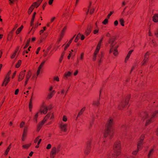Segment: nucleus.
I'll return each mask as SVG.
<instances>
[{
  "mask_svg": "<svg viewBox=\"0 0 158 158\" xmlns=\"http://www.w3.org/2000/svg\"><path fill=\"white\" fill-rule=\"evenodd\" d=\"M34 7L33 6H31L29 8L28 10V13L29 14H30L32 10L34 9Z\"/></svg>",
  "mask_w": 158,
  "mask_h": 158,
  "instance_id": "obj_31",
  "label": "nucleus"
},
{
  "mask_svg": "<svg viewBox=\"0 0 158 158\" xmlns=\"http://www.w3.org/2000/svg\"><path fill=\"white\" fill-rule=\"evenodd\" d=\"M119 22L120 23V24L122 26H124V21L123 19H120Z\"/></svg>",
  "mask_w": 158,
  "mask_h": 158,
  "instance_id": "obj_41",
  "label": "nucleus"
},
{
  "mask_svg": "<svg viewBox=\"0 0 158 158\" xmlns=\"http://www.w3.org/2000/svg\"><path fill=\"white\" fill-rule=\"evenodd\" d=\"M74 35L68 42V43L65 46L64 50H65L67 48L69 47V46L70 44L71 43V42H72L73 40L74 39Z\"/></svg>",
  "mask_w": 158,
  "mask_h": 158,
  "instance_id": "obj_20",
  "label": "nucleus"
},
{
  "mask_svg": "<svg viewBox=\"0 0 158 158\" xmlns=\"http://www.w3.org/2000/svg\"><path fill=\"white\" fill-rule=\"evenodd\" d=\"M84 53L83 52H81L80 54L78 57V60H82L84 58Z\"/></svg>",
  "mask_w": 158,
  "mask_h": 158,
  "instance_id": "obj_24",
  "label": "nucleus"
},
{
  "mask_svg": "<svg viewBox=\"0 0 158 158\" xmlns=\"http://www.w3.org/2000/svg\"><path fill=\"white\" fill-rule=\"evenodd\" d=\"M54 80L55 81H59V79L58 77H55L54 78Z\"/></svg>",
  "mask_w": 158,
  "mask_h": 158,
  "instance_id": "obj_50",
  "label": "nucleus"
},
{
  "mask_svg": "<svg viewBox=\"0 0 158 158\" xmlns=\"http://www.w3.org/2000/svg\"><path fill=\"white\" fill-rule=\"evenodd\" d=\"M10 146H9L6 149L5 152L4 153V155L6 156L7 155L9 152L10 150Z\"/></svg>",
  "mask_w": 158,
  "mask_h": 158,
  "instance_id": "obj_29",
  "label": "nucleus"
},
{
  "mask_svg": "<svg viewBox=\"0 0 158 158\" xmlns=\"http://www.w3.org/2000/svg\"><path fill=\"white\" fill-rule=\"evenodd\" d=\"M78 70H76L75 72H74L73 75L74 76H76L78 73Z\"/></svg>",
  "mask_w": 158,
  "mask_h": 158,
  "instance_id": "obj_56",
  "label": "nucleus"
},
{
  "mask_svg": "<svg viewBox=\"0 0 158 158\" xmlns=\"http://www.w3.org/2000/svg\"><path fill=\"white\" fill-rule=\"evenodd\" d=\"M63 58V57L60 56V57L59 59V61L60 63H61V62Z\"/></svg>",
  "mask_w": 158,
  "mask_h": 158,
  "instance_id": "obj_63",
  "label": "nucleus"
},
{
  "mask_svg": "<svg viewBox=\"0 0 158 158\" xmlns=\"http://www.w3.org/2000/svg\"><path fill=\"white\" fill-rule=\"evenodd\" d=\"M18 51V49H17L15 50V52L13 54V55L11 56V58L12 59H13V58H14L15 57V56H16V54Z\"/></svg>",
  "mask_w": 158,
  "mask_h": 158,
  "instance_id": "obj_39",
  "label": "nucleus"
},
{
  "mask_svg": "<svg viewBox=\"0 0 158 158\" xmlns=\"http://www.w3.org/2000/svg\"><path fill=\"white\" fill-rule=\"evenodd\" d=\"M99 31V28H95V29L93 31V33L94 34H97Z\"/></svg>",
  "mask_w": 158,
  "mask_h": 158,
  "instance_id": "obj_40",
  "label": "nucleus"
},
{
  "mask_svg": "<svg viewBox=\"0 0 158 158\" xmlns=\"http://www.w3.org/2000/svg\"><path fill=\"white\" fill-rule=\"evenodd\" d=\"M23 26H22L20 28H19L16 31V34H19V32L21 31L22 30L23 28Z\"/></svg>",
  "mask_w": 158,
  "mask_h": 158,
  "instance_id": "obj_32",
  "label": "nucleus"
},
{
  "mask_svg": "<svg viewBox=\"0 0 158 158\" xmlns=\"http://www.w3.org/2000/svg\"><path fill=\"white\" fill-rule=\"evenodd\" d=\"M81 36V34L79 33L78 34L77 36L75 38V42H77L78 40V39L80 38V37Z\"/></svg>",
  "mask_w": 158,
  "mask_h": 158,
  "instance_id": "obj_36",
  "label": "nucleus"
},
{
  "mask_svg": "<svg viewBox=\"0 0 158 158\" xmlns=\"http://www.w3.org/2000/svg\"><path fill=\"white\" fill-rule=\"evenodd\" d=\"M27 134L23 133L22 135V140L23 141H24L25 140V139L27 137Z\"/></svg>",
  "mask_w": 158,
  "mask_h": 158,
  "instance_id": "obj_34",
  "label": "nucleus"
},
{
  "mask_svg": "<svg viewBox=\"0 0 158 158\" xmlns=\"http://www.w3.org/2000/svg\"><path fill=\"white\" fill-rule=\"evenodd\" d=\"M85 110V107H84L83 108H82L81 109V111L78 113L77 117L78 116L81 115L82 114L83 112V111H84Z\"/></svg>",
  "mask_w": 158,
  "mask_h": 158,
  "instance_id": "obj_33",
  "label": "nucleus"
},
{
  "mask_svg": "<svg viewBox=\"0 0 158 158\" xmlns=\"http://www.w3.org/2000/svg\"><path fill=\"white\" fill-rule=\"evenodd\" d=\"M67 118L66 116L64 115L63 117L62 120L64 122H66L67 121Z\"/></svg>",
  "mask_w": 158,
  "mask_h": 158,
  "instance_id": "obj_47",
  "label": "nucleus"
},
{
  "mask_svg": "<svg viewBox=\"0 0 158 158\" xmlns=\"http://www.w3.org/2000/svg\"><path fill=\"white\" fill-rule=\"evenodd\" d=\"M153 21L155 22H158V14L154 15L152 17Z\"/></svg>",
  "mask_w": 158,
  "mask_h": 158,
  "instance_id": "obj_22",
  "label": "nucleus"
},
{
  "mask_svg": "<svg viewBox=\"0 0 158 158\" xmlns=\"http://www.w3.org/2000/svg\"><path fill=\"white\" fill-rule=\"evenodd\" d=\"M118 24V22L117 20H116L114 21V24L115 26H117Z\"/></svg>",
  "mask_w": 158,
  "mask_h": 158,
  "instance_id": "obj_57",
  "label": "nucleus"
},
{
  "mask_svg": "<svg viewBox=\"0 0 158 158\" xmlns=\"http://www.w3.org/2000/svg\"><path fill=\"white\" fill-rule=\"evenodd\" d=\"M40 137V136H38L37 137H36L34 141V143H36L38 141V139H39V138Z\"/></svg>",
  "mask_w": 158,
  "mask_h": 158,
  "instance_id": "obj_46",
  "label": "nucleus"
},
{
  "mask_svg": "<svg viewBox=\"0 0 158 158\" xmlns=\"http://www.w3.org/2000/svg\"><path fill=\"white\" fill-rule=\"evenodd\" d=\"M72 73L70 72H68L67 73H65L64 75V77L66 79H67L68 77L71 76L72 75Z\"/></svg>",
  "mask_w": 158,
  "mask_h": 158,
  "instance_id": "obj_25",
  "label": "nucleus"
},
{
  "mask_svg": "<svg viewBox=\"0 0 158 158\" xmlns=\"http://www.w3.org/2000/svg\"><path fill=\"white\" fill-rule=\"evenodd\" d=\"M44 122L43 121L40 123L37 126V131H39L41 129L43 125V124L44 123Z\"/></svg>",
  "mask_w": 158,
  "mask_h": 158,
  "instance_id": "obj_18",
  "label": "nucleus"
},
{
  "mask_svg": "<svg viewBox=\"0 0 158 158\" xmlns=\"http://www.w3.org/2000/svg\"><path fill=\"white\" fill-rule=\"evenodd\" d=\"M24 124H25V123L24 122H22L20 125V127L21 128L23 127Z\"/></svg>",
  "mask_w": 158,
  "mask_h": 158,
  "instance_id": "obj_52",
  "label": "nucleus"
},
{
  "mask_svg": "<svg viewBox=\"0 0 158 158\" xmlns=\"http://www.w3.org/2000/svg\"><path fill=\"white\" fill-rule=\"evenodd\" d=\"M19 92V89H16L15 91V95L18 94Z\"/></svg>",
  "mask_w": 158,
  "mask_h": 158,
  "instance_id": "obj_58",
  "label": "nucleus"
},
{
  "mask_svg": "<svg viewBox=\"0 0 158 158\" xmlns=\"http://www.w3.org/2000/svg\"><path fill=\"white\" fill-rule=\"evenodd\" d=\"M139 150L137 149L133 151L132 152V154L134 155H135L137 153Z\"/></svg>",
  "mask_w": 158,
  "mask_h": 158,
  "instance_id": "obj_45",
  "label": "nucleus"
},
{
  "mask_svg": "<svg viewBox=\"0 0 158 158\" xmlns=\"http://www.w3.org/2000/svg\"><path fill=\"white\" fill-rule=\"evenodd\" d=\"M103 38H102L99 41L98 44L96 49L94 53V55L93 58V60L94 61L96 60V59L97 55L98 54L99 50L100 48V47L101 45V43L102 41Z\"/></svg>",
  "mask_w": 158,
  "mask_h": 158,
  "instance_id": "obj_5",
  "label": "nucleus"
},
{
  "mask_svg": "<svg viewBox=\"0 0 158 158\" xmlns=\"http://www.w3.org/2000/svg\"><path fill=\"white\" fill-rule=\"evenodd\" d=\"M54 117L53 113H49L48 114L45 116V118H44L43 121L45 123L46 121L48 119L50 120H52L53 118Z\"/></svg>",
  "mask_w": 158,
  "mask_h": 158,
  "instance_id": "obj_8",
  "label": "nucleus"
},
{
  "mask_svg": "<svg viewBox=\"0 0 158 158\" xmlns=\"http://www.w3.org/2000/svg\"><path fill=\"white\" fill-rule=\"evenodd\" d=\"M68 124L61 122L60 124V127L61 130L64 132H66L67 130V127Z\"/></svg>",
  "mask_w": 158,
  "mask_h": 158,
  "instance_id": "obj_9",
  "label": "nucleus"
},
{
  "mask_svg": "<svg viewBox=\"0 0 158 158\" xmlns=\"http://www.w3.org/2000/svg\"><path fill=\"white\" fill-rule=\"evenodd\" d=\"M35 18H33V17H32V19L31 21V26H32L33 24V23L34 20Z\"/></svg>",
  "mask_w": 158,
  "mask_h": 158,
  "instance_id": "obj_48",
  "label": "nucleus"
},
{
  "mask_svg": "<svg viewBox=\"0 0 158 158\" xmlns=\"http://www.w3.org/2000/svg\"><path fill=\"white\" fill-rule=\"evenodd\" d=\"M10 78L5 77L2 84V86L5 85L6 86L10 81Z\"/></svg>",
  "mask_w": 158,
  "mask_h": 158,
  "instance_id": "obj_16",
  "label": "nucleus"
},
{
  "mask_svg": "<svg viewBox=\"0 0 158 158\" xmlns=\"http://www.w3.org/2000/svg\"><path fill=\"white\" fill-rule=\"evenodd\" d=\"M133 50H131L129 52L126 58H125V63L127 62V61L129 59V58L130 57V56L131 54L133 52Z\"/></svg>",
  "mask_w": 158,
  "mask_h": 158,
  "instance_id": "obj_15",
  "label": "nucleus"
},
{
  "mask_svg": "<svg viewBox=\"0 0 158 158\" xmlns=\"http://www.w3.org/2000/svg\"><path fill=\"white\" fill-rule=\"evenodd\" d=\"M108 22V20L107 19H105L104 21L102 22V23L104 24H106Z\"/></svg>",
  "mask_w": 158,
  "mask_h": 158,
  "instance_id": "obj_43",
  "label": "nucleus"
},
{
  "mask_svg": "<svg viewBox=\"0 0 158 158\" xmlns=\"http://www.w3.org/2000/svg\"><path fill=\"white\" fill-rule=\"evenodd\" d=\"M54 0H49L48 1V4L49 5H51L53 1Z\"/></svg>",
  "mask_w": 158,
  "mask_h": 158,
  "instance_id": "obj_55",
  "label": "nucleus"
},
{
  "mask_svg": "<svg viewBox=\"0 0 158 158\" xmlns=\"http://www.w3.org/2000/svg\"><path fill=\"white\" fill-rule=\"evenodd\" d=\"M155 33L156 36H158V29L155 32Z\"/></svg>",
  "mask_w": 158,
  "mask_h": 158,
  "instance_id": "obj_62",
  "label": "nucleus"
},
{
  "mask_svg": "<svg viewBox=\"0 0 158 158\" xmlns=\"http://www.w3.org/2000/svg\"><path fill=\"white\" fill-rule=\"evenodd\" d=\"M51 144H49L47 145V147H46V148L47 149H49L51 148Z\"/></svg>",
  "mask_w": 158,
  "mask_h": 158,
  "instance_id": "obj_51",
  "label": "nucleus"
},
{
  "mask_svg": "<svg viewBox=\"0 0 158 158\" xmlns=\"http://www.w3.org/2000/svg\"><path fill=\"white\" fill-rule=\"evenodd\" d=\"M154 152V149L153 148L151 149L148 153V158H151L152 157L153 153Z\"/></svg>",
  "mask_w": 158,
  "mask_h": 158,
  "instance_id": "obj_23",
  "label": "nucleus"
},
{
  "mask_svg": "<svg viewBox=\"0 0 158 158\" xmlns=\"http://www.w3.org/2000/svg\"><path fill=\"white\" fill-rule=\"evenodd\" d=\"M64 31H61V34H60V37H63V36H64Z\"/></svg>",
  "mask_w": 158,
  "mask_h": 158,
  "instance_id": "obj_61",
  "label": "nucleus"
},
{
  "mask_svg": "<svg viewBox=\"0 0 158 158\" xmlns=\"http://www.w3.org/2000/svg\"><path fill=\"white\" fill-rule=\"evenodd\" d=\"M48 111V108L47 107L43 105L41 107L40 110V112L44 114H46Z\"/></svg>",
  "mask_w": 158,
  "mask_h": 158,
  "instance_id": "obj_13",
  "label": "nucleus"
},
{
  "mask_svg": "<svg viewBox=\"0 0 158 158\" xmlns=\"http://www.w3.org/2000/svg\"><path fill=\"white\" fill-rule=\"evenodd\" d=\"M25 72L26 70H24L20 72L19 76L18 81H21L24 78Z\"/></svg>",
  "mask_w": 158,
  "mask_h": 158,
  "instance_id": "obj_12",
  "label": "nucleus"
},
{
  "mask_svg": "<svg viewBox=\"0 0 158 158\" xmlns=\"http://www.w3.org/2000/svg\"><path fill=\"white\" fill-rule=\"evenodd\" d=\"M28 130V127L27 126H25L24 128L23 131V133L27 134Z\"/></svg>",
  "mask_w": 158,
  "mask_h": 158,
  "instance_id": "obj_35",
  "label": "nucleus"
},
{
  "mask_svg": "<svg viewBox=\"0 0 158 158\" xmlns=\"http://www.w3.org/2000/svg\"><path fill=\"white\" fill-rule=\"evenodd\" d=\"M144 137L145 135L144 134H142L140 136L137 144V147L138 150H140L142 148L143 144V140Z\"/></svg>",
  "mask_w": 158,
  "mask_h": 158,
  "instance_id": "obj_7",
  "label": "nucleus"
},
{
  "mask_svg": "<svg viewBox=\"0 0 158 158\" xmlns=\"http://www.w3.org/2000/svg\"><path fill=\"white\" fill-rule=\"evenodd\" d=\"M91 143V142L90 141L87 144V149L85 151V152L86 154H88V152L89 150L90 147V144Z\"/></svg>",
  "mask_w": 158,
  "mask_h": 158,
  "instance_id": "obj_21",
  "label": "nucleus"
},
{
  "mask_svg": "<svg viewBox=\"0 0 158 158\" xmlns=\"http://www.w3.org/2000/svg\"><path fill=\"white\" fill-rule=\"evenodd\" d=\"M92 26L91 25L89 26L85 31V33L87 36L88 35L91 31Z\"/></svg>",
  "mask_w": 158,
  "mask_h": 158,
  "instance_id": "obj_17",
  "label": "nucleus"
},
{
  "mask_svg": "<svg viewBox=\"0 0 158 158\" xmlns=\"http://www.w3.org/2000/svg\"><path fill=\"white\" fill-rule=\"evenodd\" d=\"M103 56V53L102 52H101L100 54H99L98 55V60L99 64H100L102 61V58Z\"/></svg>",
  "mask_w": 158,
  "mask_h": 158,
  "instance_id": "obj_26",
  "label": "nucleus"
},
{
  "mask_svg": "<svg viewBox=\"0 0 158 158\" xmlns=\"http://www.w3.org/2000/svg\"><path fill=\"white\" fill-rule=\"evenodd\" d=\"M45 60H44L43 61V62L41 63L40 65V66L41 68H42L44 64L45 63Z\"/></svg>",
  "mask_w": 158,
  "mask_h": 158,
  "instance_id": "obj_49",
  "label": "nucleus"
},
{
  "mask_svg": "<svg viewBox=\"0 0 158 158\" xmlns=\"http://www.w3.org/2000/svg\"><path fill=\"white\" fill-rule=\"evenodd\" d=\"M31 145V143L30 144H27L26 145H23L22 147L23 148L27 149Z\"/></svg>",
  "mask_w": 158,
  "mask_h": 158,
  "instance_id": "obj_37",
  "label": "nucleus"
},
{
  "mask_svg": "<svg viewBox=\"0 0 158 158\" xmlns=\"http://www.w3.org/2000/svg\"><path fill=\"white\" fill-rule=\"evenodd\" d=\"M55 93L56 91L54 90H53V91L50 92L48 96V98L49 99L51 98L53 96Z\"/></svg>",
  "mask_w": 158,
  "mask_h": 158,
  "instance_id": "obj_19",
  "label": "nucleus"
},
{
  "mask_svg": "<svg viewBox=\"0 0 158 158\" xmlns=\"http://www.w3.org/2000/svg\"><path fill=\"white\" fill-rule=\"evenodd\" d=\"M53 89V87L52 86H51L49 88V91L50 92L52 91V90Z\"/></svg>",
  "mask_w": 158,
  "mask_h": 158,
  "instance_id": "obj_59",
  "label": "nucleus"
},
{
  "mask_svg": "<svg viewBox=\"0 0 158 158\" xmlns=\"http://www.w3.org/2000/svg\"><path fill=\"white\" fill-rule=\"evenodd\" d=\"M40 113V112H38L36 114H35L34 116V120H35L36 121H37V118L38 116V114Z\"/></svg>",
  "mask_w": 158,
  "mask_h": 158,
  "instance_id": "obj_42",
  "label": "nucleus"
},
{
  "mask_svg": "<svg viewBox=\"0 0 158 158\" xmlns=\"http://www.w3.org/2000/svg\"><path fill=\"white\" fill-rule=\"evenodd\" d=\"M29 107L30 111L31 112L32 111V105L31 102V98L30 99V101L29 103Z\"/></svg>",
  "mask_w": 158,
  "mask_h": 158,
  "instance_id": "obj_28",
  "label": "nucleus"
},
{
  "mask_svg": "<svg viewBox=\"0 0 158 158\" xmlns=\"http://www.w3.org/2000/svg\"><path fill=\"white\" fill-rule=\"evenodd\" d=\"M55 17H53L50 20V23H52L55 19Z\"/></svg>",
  "mask_w": 158,
  "mask_h": 158,
  "instance_id": "obj_64",
  "label": "nucleus"
},
{
  "mask_svg": "<svg viewBox=\"0 0 158 158\" xmlns=\"http://www.w3.org/2000/svg\"><path fill=\"white\" fill-rule=\"evenodd\" d=\"M128 103V102L127 101H126L125 102H122L120 105L119 106L118 108L119 109H122L123 108V107L127 105Z\"/></svg>",
  "mask_w": 158,
  "mask_h": 158,
  "instance_id": "obj_14",
  "label": "nucleus"
},
{
  "mask_svg": "<svg viewBox=\"0 0 158 158\" xmlns=\"http://www.w3.org/2000/svg\"><path fill=\"white\" fill-rule=\"evenodd\" d=\"M113 124V119L112 118H110L106 124L107 129L104 134L105 137H108L110 139H111L113 137L114 132L113 130L111 128Z\"/></svg>",
  "mask_w": 158,
  "mask_h": 158,
  "instance_id": "obj_1",
  "label": "nucleus"
},
{
  "mask_svg": "<svg viewBox=\"0 0 158 158\" xmlns=\"http://www.w3.org/2000/svg\"><path fill=\"white\" fill-rule=\"evenodd\" d=\"M149 54L148 52H147L145 54L143 60L141 63L142 66L144 65L146 62L148 60Z\"/></svg>",
  "mask_w": 158,
  "mask_h": 158,
  "instance_id": "obj_10",
  "label": "nucleus"
},
{
  "mask_svg": "<svg viewBox=\"0 0 158 158\" xmlns=\"http://www.w3.org/2000/svg\"><path fill=\"white\" fill-rule=\"evenodd\" d=\"M65 90L64 89H63L60 90V93L62 94H63Z\"/></svg>",
  "mask_w": 158,
  "mask_h": 158,
  "instance_id": "obj_60",
  "label": "nucleus"
},
{
  "mask_svg": "<svg viewBox=\"0 0 158 158\" xmlns=\"http://www.w3.org/2000/svg\"><path fill=\"white\" fill-rule=\"evenodd\" d=\"M121 146L120 142L118 141L116 142L114 145L113 149L114 152V156L117 157L121 154Z\"/></svg>",
  "mask_w": 158,
  "mask_h": 158,
  "instance_id": "obj_4",
  "label": "nucleus"
},
{
  "mask_svg": "<svg viewBox=\"0 0 158 158\" xmlns=\"http://www.w3.org/2000/svg\"><path fill=\"white\" fill-rule=\"evenodd\" d=\"M40 3H40V2H39L38 1V2H35L31 6H33L34 8V7L37 8L40 5Z\"/></svg>",
  "mask_w": 158,
  "mask_h": 158,
  "instance_id": "obj_27",
  "label": "nucleus"
},
{
  "mask_svg": "<svg viewBox=\"0 0 158 158\" xmlns=\"http://www.w3.org/2000/svg\"><path fill=\"white\" fill-rule=\"evenodd\" d=\"M115 39L113 38H110L109 39L108 43L110 44V53L113 52L115 56H117L118 54L117 48L118 47V45L117 44L114 42Z\"/></svg>",
  "mask_w": 158,
  "mask_h": 158,
  "instance_id": "obj_3",
  "label": "nucleus"
},
{
  "mask_svg": "<svg viewBox=\"0 0 158 158\" xmlns=\"http://www.w3.org/2000/svg\"><path fill=\"white\" fill-rule=\"evenodd\" d=\"M60 151V147H53L52 148L50 153V157L51 158H55L56 154Z\"/></svg>",
  "mask_w": 158,
  "mask_h": 158,
  "instance_id": "obj_6",
  "label": "nucleus"
},
{
  "mask_svg": "<svg viewBox=\"0 0 158 158\" xmlns=\"http://www.w3.org/2000/svg\"><path fill=\"white\" fill-rule=\"evenodd\" d=\"M11 71H9L5 77L10 78V75L11 73Z\"/></svg>",
  "mask_w": 158,
  "mask_h": 158,
  "instance_id": "obj_44",
  "label": "nucleus"
},
{
  "mask_svg": "<svg viewBox=\"0 0 158 158\" xmlns=\"http://www.w3.org/2000/svg\"><path fill=\"white\" fill-rule=\"evenodd\" d=\"M44 40V38H41L39 40V42L40 43H42L43 42V41Z\"/></svg>",
  "mask_w": 158,
  "mask_h": 158,
  "instance_id": "obj_54",
  "label": "nucleus"
},
{
  "mask_svg": "<svg viewBox=\"0 0 158 158\" xmlns=\"http://www.w3.org/2000/svg\"><path fill=\"white\" fill-rule=\"evenodd\" d=\"M21 63V60H19L17 64L16 65V67L18 68L20 66Z\"/></svg>",
  "mask_w": 158,
  "mask_h": 158,
  "instance_id": "obj_38",
  "label": "nucleus"
},
{
  "mask_svg": "<svg viewBox=\"0 0 158 158\" xmlns=\"http://www.w3.org/2000/svg\"><path fill=\"white\" fill-rule=\"evenodd\" d=\"M113 13V11H111L110 12V13L108 15V16H107V18L108 19H109L110 17V16Z\"/></svg>",
  "mask_w": 158,
  "mask_h": 158,
  "instance_id": "obj_53",
  "label": "nucleus"
},
{
  "mask_svg": "<svg viewBox=\"0 0 158 158\" xmlns=\"http://www.w3.org/2000/svg\"><path fill=\"white\" fill-rule=\"evenodd\" d=\"M158 113V110H156L151 115H149L147 112H144L141 114V116L143 119H147L145 124L147 126L153 121L152 118L156 117Z\"/></svg>",
  "mask_w": 158,
  "mask_h": 158,
  "instance_id": "obj_2",
  "label": "nucleus"
},
{
  "mask_svg": "<svg viewBox=\"0 0 158 158\" xmlns=\"http://www.w3.org/2000/svg\"><path fill=\"white\" fill-rule=\"evenodd\" d=\"M93 104L95 106H98L99 104V100L94 101L93 102Z\"/></svg>",
  "mask_w": 158,
  "mask_h": 158,
  "instance_id": "obj_30",
  "label": "nucleus"
},
{
  "mask_svg": "<svg viewBox=\"0 0 158 158\" xmlns=\"http://www.w3.org/2000/svg\"><path fill=\"white\" fill-rule=\"evenodd\" d=\"M31 75V73L30 71H29L27 72L26 73V80L25 82V85H26L28 82V81L30 78Z\"/></svg>",
  "mask_w": 158,
  "mask_h": 158,
  "instance_id": "obj_11",
  "label": "nucleus"
}]
</instances>
